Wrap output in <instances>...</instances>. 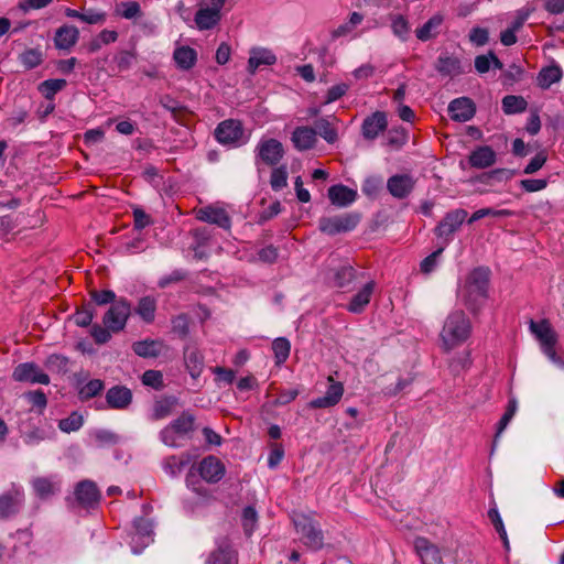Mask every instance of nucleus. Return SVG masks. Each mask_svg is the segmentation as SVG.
Here are the masks:
<instances>
[{"label": "nucleus", "instance_id": "nucleus-1", "mask_svg": "<svg viewBox=\"0 0 564 564\" xmlns=\"http://www.w3.org/2000/svg\"><path fill=\"white\" fill-rule=\"evenodd\" d=\"M489 276V269L476 268L467 275L464 285L459 290L463 303L474 314L480 310L488 297Z\"/></svg>", "mask_w": 564, "mask_h": 564}, {"label": "nucleus", "instance_id": "nucleus-2", "mask_svg": "<svg viewBox=\"0 0 564 564\" xmlns=\"http://www.w3.org/2000/svg\"><path fill=\"white\" fill-rule=\"evenodd\" d=\"M471 324L463 311L452 312L445 319L441 332L442 345L445 351L459 346L470 335Z\"/></svg>", "mask_w": 564, "mask_h": 564}, {"label": "nucleus", "instance_id": "nucleus-3", "mask_svg": "<svg viewBox=\"0 0 564 564\" xmlns=\"http://www.w3.org/2000/svg\"><path fill=\"white\" fill-rule=\"evenodd\" d=\"M530 330L535 335L542 346L543 352L549 359L561 368H564V361L555 351L557 343V334L552 328L547 319H542L539 323L531 321Z\"/></svg>", "mask_w": 564, "mask_h": 564}, {"label": "nucleus", "instance_id": "nucleus-4", "mask_svg": "<svg viewBox=\"0 0 564 564\" xmlns=\"http://www.w3.org/2000/svg\"><path fill=\"white\" fill-rule=\"evenodd\" d=\"M131 312V303L126 297H119L105 313L102 324L117 334L124 329Z\"/></svg>", "mask_w": 564, "mask_h": 564}, {"label": "nucleus", "instance_id": "nucleus-5", "mask_svg": "<svg viewBox=\"0 0 564 564\" xmlns=\"http://www.w3.org/2000/svg\"><path fill=\"white\" fill-rule=\"evenodd\" d=\"M296 532L301 536V541L311 550H321L324 545V534L321 528L312 519L300 516L294 519Z\"/></svg>", "mask_w": 564, "mask_h": 564}, {"label": "nucleus", "instance_id": "nucleus-6", "mask_svg": "<svg viewBox=\"0 0 564 564\" xmlns=\"http://www.w3.org/2000/svg\"><path fill=\"white\" fill-rule=\"evenodd\" d=\"M359 221L360 215L358 213H347L333 217H323L319 219L318 227L322 232L334 236L340 232L351 231Z\"/></svg>", "mask_w": 564, "mask_h": 564}, {"label": "nucleus", "instance_id": "nucleus-7", "mask_svg": "<svg viewBox=\"0 0 564 564\" xmlns=\"http://www.w3.org/2000/svg\"><path fill=\"white\" fill-rule=\"evenodd\" d=\"M284 155L283 144L273 138L261 139L256 147V164L262 162L265 165H276Z\"/></svg>", "mask_w": 564, "mask_h": 564}, {"label": "nucleus", "instance_id": "nucleus-8", "mask_svg": "<svg viewBox=\"0 0 564 564\" xmlns=\"http://www.w3.org/2000/svg\"><path fill=\"white\" fill-rule=\"evenodd\" d=\"M24 505V492L19 487H12L0 495V520L17 516Z\"/></svg>", "mask_w": 564, "mask_h": 564}, {"label": "nucleus", "instance_id": "nucleus-9", "mask_svg": "<svg viewBox=\"0 0 564 564\" xmlns=\"http://www.w3.org/2000/svg\"><path fill=\"white\" fill-rule=\"evenodd\" d=\"M243 135V128L239 120L227 119L218 123L215 129L216 140L225 145H236Z\"/></svg>", "mask_w": 564, "mask_h": 564}, {"label": "nucleus", "instance_id": "nucleus-10", "mask_svg": "<svg viewBox=\"0 0 564 564\" xmlns=\"http://www.w3.org/2000/svg\"><path fill=\"white\" fill-rule=\"evenodd\" d=\"M225 0H210V7L200 8L195 14V23L199 30L213 29L221 19L220 10Z\"/></svg>", "mask_w": 564, "mask_h": 564}, {"label": "nucleus", "instance_id": "nucleus-11", "mask_svg": "<svg viewBox=\"0 0 564 564\" xmlns=\"http://www.w3.org/2000/svg\"><path fill=\"white\" fill-rule=\"evenodd\" d=\"M197 469L200 477L209 484L220 481L226 473L225 465L219 458L213 455L204 457L198 464Z\"/></svg>", "mask_w": 564, "mask_h": 564}, {"label": "nucleus", "instance_id": "nucleus-12", "mask_svg": "<svg viewBox=\"0 0 564 564\" xmlns=\"http://www.w3.org/2000/svg\"><path fill=\"white\" fill-rule=\"evenodd\" d=\"M13 379L20 382L48 384L50 377L34 362H24L15 367Z\"/></svg>", "mask_w": 564, "mask_h": 564}, {"label": "nucleus", "instance_id": "nucleus-13", "mask_svg": "<svg viewBox=\"0 0 564 564\" xmlns=\"http://www.w3.org/2000/svg\"><path fill=\"white\" fill-rule=\"evenodd\" d=\"M466 217L467 212L465 209H455L447 213L435 228L436 236L448 240L449 237L462 226Z\"/></svg>", "mask_w": 564, "mask_h": 564}, {"label": "nucleus", "instance_id": "nucleus-14", "mask_svg": "<svg viewBox=\"0 0 564 564\" xmlns=\"http://www.w3.org/2000/svg\"><path fill=\"white\" fill-rule=\"evenodd\" d=\"M196 218L204 223L217 225L223 229H229L231 226L228 213L224 208L214 205L199 208L196 213Z\"/></svg>", "mask_w": 564, "mask_h": 564}, {"label": "nucleus", "instance_id": "nucleus-15", "mask_svg": "<svg viewBox=\"0 0 564 564\" xmlns=\"http://www.w3.org/2000/svg\"><path fill=\"white\" fill-rule=\"evenodd\" d=\"M388 127L387 115L383 111H375L366 117L361 124V134L366 140H375Z\"/></svg>", "mask_w": 564, "mask_h": 564}, {"label": "nucleus", "instance_id": "nucleus-16", "mask_svg": "<svg viewBox=\"0 0 564 564\" xmlns=\"http://www.w3.org/2000/svg\"><path fill=\"white\" fill-rule=\"evenodd\" d=\"M448 112L454 121L466 122L475 116L476 106L470 98L459 97L449 102Z\"/></svg>", "mask_w": 564, "mask_h": 564}, {"label": "nucleus", "instance_id": "nucleus-17", "mask_svg": "<svg viewBox=\"0 0 564 564\" xmlns=\"http://www.w3.org/2000/svg\"><path fill=\"white\" fill-rule=\"evenodd\" d=\"M79 30L74 25H62L55 31L54 45L57 50L69 52L78 42Z\"/></svg>", "mask_w": 564, "mask_h": 564}, {"label": "nucleus", "instance_id": "nucleus-18", "mask_svg": "<svg viewBox=\"0 0 564 564\" xmlns=\"http://www.w3.org/2000/svg\"><path fill=\"white\" fill-rule=\"evenodd\" d=\"M366 279L365 271H357L351 265H343L334 273V281L337 288H351Z\"/></svg>", "mask_w": 564, "mask_h": 564}, {"label": "nucleus", "instance_id": "nucleus-19", "mask_svg": "<svg viewBox=\"0 0 564 564\" xmlns=\"http://www.w3.org/2000/svg\"><path fill=\"white\" fill-rule=\"evenodd\" d=\"M291 141L299 151L311 150L317 142L316 130L306 126L296 127L292 132Z\"/></svg>", "mask_w": 564, "mask_h": 564}, {"label": "nucleus", "instance_id": "nucleus-20", "mask_svg": "<svg viewBox=\"0 0 564 564\" xmlns=\"http://www.w3.org/2000/svg\"><path fill=\"white\" fill-rule=\"evenodd\" d=\"M415 551L420 556L422 564H442V556L436 545L432 544L426 538H416L414 542Z\"/></svg>", "mask_w": 564, "mask_h": 564}, {"label": "nucleus", "instance_id": "nucleus-21", "mask_svg": "<svg viewBox=\"0 0 564 564\" xmlns=\"http://www.w3.org/2000/svg\"><path fill=\"white\" fill-rule=\"evenodd\" d=\"M106 401L110 409L123 410L132 402V392L124 386H115L106 393Z\"/></svg>", "mask_w": 564, "mask_h": 564}, {"label": "nucleus", "instance_id": "nucleus-22", "mask_svg": "<svg viewBox=\"0 0 564 564\" xmlns=\"http://www.w3.org/2000/svg\"><path fill=\"white\" fill-rule=\"evenodd\" d=\"M388 191L395 198H405L414 187L413 178L408 174L393 175L388 180Z\"/></svg>", "mask_w": 564, "mask_h": 564}, {"label": "nucleus", "instance_id": "nucleus-23", "mask_svg": "<svg viewBox=\"0 0 564 564\" xmlns=\"http://www.w3.org/2000/svg\"><path fill=\"white\" fill-rule=\"evenodd\" d=\"M376 283L370 280L367 281L362 289L352 296L349 304L347 305V310L355 314H360L365 311L366 306L369 304L371 295L373 293Z\"/></svg>", "mask_w": 564, "mask_h": 564}, {"label": "nucleus", "instance_id": "nucleus-24", "mask_svg": "<svg viewBox=\"0 0 564 564\" xmlns=\"http://www.w3.org/2000/svg\"><path fill=\"white\" fill-rule=\"evenodd\" d=\"M77 501L84 507H91L99 500V490L90 480L80 481L75 489Z\"/></svg>", "mask_w": 564, "mask_h": 564}, {"label": "nucleus", "instance_id": "nucleus-25", "mask_svg": "<svg viewBox=\"0 0 564 564\" xmlns=\"http://www.w3.org/2000/svg\"><path fill=\"white\" fill-rule=\"evenodd\" d=\"M173 61L180 70L188 72L197 63V52L188 45L177 46L173 52Z\"/></svg>", "mask_w": 564, "mask_h": 564}, {"label": "nucleus", "instance_id": "nucleus-26", "mask_svg": "<svg viewBox=\"0 0 564 564\" xmlns=\"http://www.w3.org/2000/svg\"><path fill=\"white\" fill-rule=\"evenodd\" d=\"M328 198L332 204L345 207L356 200L357 192L341 184L333 185L328 188Z\"/></svg>", "mask_w": 564, "mask_h": 564}, {"label": "nucleus", "instance_id": "nucleus-27", "mask_svg": "<svg viewBox=\"0 0 564 564\" xmlns=\"http://www.w3.org/2000/svg\"><path fill=\"white\" fill-rule=\"evenodd\" d=\"M164 343L160 339H144L132 344V350L142 358H155L164 349Z\"/></svg>", "mask_w": 564, "mask_h": 564}, {"label": "nucleus", "instance_id": "nucleus-28", "mask_svg": "<svg viewBox=\"0 0 564 564\" xmlns=\"http://www.w3.org/2000/svg\"><path fill=\"white\" fill-rule=\"evenodd\" d=\"M468 162L476 169L489 167L496 162V152L488 145L478 147L470 153Z\"/></svg>", "mask_w": 564, "mask_h": 564}, {"label": "nucleus", "instance_id": "nucleus-29", "mask_svg": "<svg viewBox=\"0 0 564 564\" xmlns=\"http://www.w3.org/2000/svg\"><path fill=\"white\" fill-rule=\"evenodd\" d=\"M178 405V399L174 395H163L154 401L151 419L162 420L171 415Z\"/></svg>", "mask_w": 564, "mask_h": 564}, {"label": "nucleus", "instance_id": "nucleus-30", "mask_svg": "<svg viewBox=\"0 0 564 564\" xmlns=\"http://www.w3.org/2000/svg\"><path fill=\"white\" fill-rule=\"evenodd\" d=\"M275 55L265 48H253L248 59V72L254 74L260 66H270L275 64Z\"/></svg>", "mask_w": 564, "mask_h": 564}, {"label": "nucleus", "instance_id": "nucleus-31", "mask_svg": "<svg viewBox=\"0 0 564 564\" xmlns=\"http://www.w3.org/2000/svg\"><path fill=\"white\" fill-rule=\"evenodd\" d=\"M65 15L67 18L77 19L88 24H102L107 19L106 12L98 11L95 9H86L84 11H78L75 9L66 8Z\"/></svg>", "mask_w": 564, "mask_h": 564}, {"label": "nucleus", "instance_id": "nucleus-32", "mask_svg": "<svg viewBox=\"0 0 564 564\" xmlns=\"http://www.w3.org/2000/svg\"><path fill=\"white\" fill-rule=\"evenodd\" d=\"M158 303L155 297L147 295L142 296L134 308V312L137 315L140 316V318L147 323L151 324L155 319V312H156Z\"/></svg>", "mask_w": 564, "mask_h": 564}, {"label": "nucleus", "instance_id": "nucleus-33", "mask_svg": "<svg viewBox=\"0 0 564 564\" xmlns=\"http://www.w3.org/2000/svg\"><path fill=\"white\" fill-rule=\"evenodd\" d=\"M32 487L37 497L46 499L59 490L58 481L50 477H36L32 480Z\"/></svg>", "mask_w": 564, "mask_h": 564}, {"label": "nucleus", "instance_id": "nucleus-34", "mask_svg": "<svg viewBox=\"0 0 564 564\" xmlns=\"http://www.w3.org/2000/svg\"><path fill=\"white\" fill-rule=\"evenodd\" d=\"M338 121L336 117L332 120L328 118H321L315 121L316 134L318 133L327 143H335L338 139L337 129L334 127V122Z\"/></svg>", "mask_w": 564, "mask_h": 564}, {"label": "nucleus", "instance_id": "nucleus-35", "mask_svg": "<svg viewBox=\"0 0 564 564\" xmlns=\"http://www.w3.org/2000/svg\"><path fill=\"white\" fill-rule=\"evenodd\" d=\"M442 23L443 17L441 14L433 15L421 28L415 30L416 37L423 42L435 37Z\"/></svg>", "mask_w": 564, "mask_h": 564}, {"label": "nucleus", "instance_id": "nucleus-36", "mask_svg": "<svg viewBox=\"0 0 564 564\" xmlns=\"http://www.w3.org/2000/svg\"><path fill=\"white\" fill-rule=\"evenodd\" d=\"M435 68L442 75L455 76L462 73L460 61L455 56L441 55L437 58Z\"/></svg>", "mask_w": 564, "mask_h": 564}, {"label": "nucleus", "instance_id": "nucleus-37", "mask_svg": "<svg viewBox=\"0 0 564 564\" xmlns=\"http://www.w3.org/2000/svg\"><path fill=\"white\" fill-rule=\"evenodd\" d=\"M185 366L193 378L199 377L204 368L203 355L194 348L186 349L184 352Z\"/></svg>", "mask_w": 564, "mask_h": 564}, {"label": "nucleus", "instance_id": "nucleus-38", "mask_svg": "<svg viewBox=\"0 0 564 564\" xmlns=\"http://www.w3.org/2000/svg\"><path fill=\"white\" fill-rule=\"evenodd\" d=\"M562 78V69L557 65L544 67L538 75V84L541 88L547 89L551 85L560 82Z\"/></svg>", "mask_w": 564, "mask_h": 564}, {"label": "nucleus", "instance_id": "nucleus-39", "mask_svg": "<svg viewBox=\"0 0 564 564\" xmlns=\"http://www.w3.org/2000/svg\"><path fill=\"white\" fill-rule=\"evenodd\" d=\"M501 107L506 115H516L524 112L528 102L522 96L507 95L501 100Z\"/></svg>", "mask_w": 564, "mask_h": 564}, {"label": "nucleus", "instance_id": "nucleus-40", "mask_svg": "<svg viewBox=\"0 0 564 564\" xmlns=\"http://www.w3.org/2000/svg\"><path fill=\"white\" fill-rule=\"evenodd\" d=\"M194 424L195 416L188 411H184L170 423L175 433L181 436L187 435L189 432L194 431Z\"/></svg>", "mask_w": 564, "mask_h": 564}, {"label": "nucleus", "instance_id": "nucleus-41", "mask_svg": "<svg viewBox=\"0 0 564 564\" xmlns=\"http://www.w3.org/2000/svg\"><path fill=\"white\" fill-rule=\"evenodd\" d=\"M237 562L235 551L230 547H219L209 555L206 564H237Z\"/></svg>", "mask_w": 564, "mask_h": 564}, {"label": "nucleus", "instance_id": "nucleus-42", "mask_svg": "<svg viewBox=\"0 0 564 564\" xmlns=\"http://www.w3.org/2000/svg\"><path fill=\"white\" fill-rule=\"evenodd\" d=\"M67 85V82L63 78L46 79L40 84V91L46 99L52 100L54 96L63 90Z\"/></svg>", "mask_w": 564, "mask_h": 564}, {"label": "nucleus", "instance_id": "nucleus-43", "mask_svg": "<svg viewBox=\"0 0 564 564\" xmlns=\"http://www.w3.org/2000/svg\"><path fill=\"white\" fill-rule=\"evenodd\" d=\"M390 21L393 34L401 41H406L410 33L408 20L401 14H392Z\"/></svg>", "mask_w": 564, "mask_h": 564}, {"label": "nucleus", "instance_id": "nucleus-44", "mask_svg": "<svg viewBox=\"0 0 564 564\" xmlns=\"http://www.w3.org/2000/svg\"><path fill=\"white\" fill-rule=\"evenodd\" d=\"M272 349L274 351L276 365H281L289 358L291 344L286 338L279 337L273 340Z\"/></svg>", "mask_w": 564, "mask_h": 564}, {"label": "nucleus", "instance_id": "nucleus-45", "mask_svg": "<svg viewBox=\"0 0 564 564\" xmlns=\"http://www.w3.org/2000/svg\"><path fill=\"white\" fill-rule=\"evenodd\" d=\"M104 389V382L100 379H91L78 391V398L80 401H87L98 395Z\"/></svg>", "mask_w": 564, "mask_h": 564}, {"label": "nucleus", "instance_id": "nucleus-46", "mask_svg": "<svg viewBox=\"0 0 564 564\" xmlns=\"http://www.w3.org/2000/svg\"><path fill=\"white\" fill-rule=\"evenodd\" d=\"M19 61L26 69H32L43 62L42 52L37 48L25 50L19 55Z\"/></svg>", "mask_w": 564, "mask_h": 564}, {"label": "nucleus", "instance_id": "nucleus-47", "mask_svg": "<svg viewBox=\"0 0 564 564\" xmlns=\"http://www.w3.org/2000/svg\"><path fill=\"white\" fill-rule=\"evenodd\" d=\"M116 13L123 19L132 20L141 15V7L137 1H124L116 8Z\"/></svg>", "mask_w": 564, "mask_h": 564}, {"label": "nucleus", "instance_id": "nucleus-48", "mask_svg": "<svg viewBox=\"0 0 564 564\" xmlns=\"http://www.w3.org/2000/svg\"><path fill=\"white\" fill-rule=\"evenodd\" d=\"M89 295L91 301L99 306L106 305V304H113L118 301L116 293L111 290H90Z\"/></svg>", "mask_w": 564, "mask_h": 564}, {"label": "nucleus", "instance_id": "nucleus-49", "mask_svg": "<svg viewBox=\"0 0 564 564\" xmlns=\"http://www.w3.org/2000/svg\"><path fill=\"white\" fill-rule=\"evenodd\" d=\"M83 416L77 412H73L69 416L63 419L58 423V427L66 433L75 432L83 426Z\"/></svg>", "mask_w": 564, "mask_h": 564}, {"label": "nucleus", "instance_id": "nucleus-50", "mask_svg": "<svg viewBox=\"0 0 564 564\" xmlns=\"http://www.w3.org/2000/svg\"><path fill=\"white\" fill-rule=\"evenodd\" d=\"M270 184L273 191H280L288 184L286 166L282 165L271 172Z\"/></svg>", "mask_w": 564, "mask_h": 564}, {"label": "nucleus", "instance_id": "nucleus-51", "mask_svg": "<svg viewBox=\"0 0 564 564\" xmlns=\"http://www.w3.org/2000/svg\"><path fill=\"white\" fill-rule=\"evenodd\" d=\"M94 317L95 308L91 304H88L75 313L74 321L77 326L87 327L91 324Z\"/></svg>", "mask_w": 564, "mask_h": 564}, {"label": "nucleus", "instance_id": "nucleus-52", "mask_svg": "<svg viewBox=\"0 0 564 564\" xmlns=\"http://www.w3.org/2000/svg\"><path fill=\"white\" fill-rule=\"evenodd\" d=\"M172 330L180 338H185L189 333V319L186 314H180L172 319Z\"/></svg>", "mask_w": 564, "mask_h": 564}, {"label": "nucleus", "instance_id": "nucleus-53", "mask_svg": "<svg viewBox=\"0 0 564 564\" xmlns=\"http://www.w3.org/2000/svg\"><path fill=\"white\" fill-rule=\"evenodd\" d=\"M142 383L155 390H161L164 387L163 375L159 370H147L142 375Z\"/></svg>", "mask_w": 564, "mask_h": 564}, {"label": "nucleus", "instance_id": "nucleus-54", "mask_svg": "<svg viewBox=\"0 0 564 564\" xmlns=\"http://www.w3.org/2000/svg\"><path fill=\"white\" fill-rule=\"evenodd\" d=\"M512 215L511 210L508 209H495V208H481L476 210L470 219L469 223H475L477 220H480L484 217L492 216V217H509Z\"/></svg>", "mask_w": 564, "mask_h": 564}, {"label": "nucleus", "instance_id": "nucleus-55", "mask_svg": "<svg viewBox=\"0 0 564 564\" xmlns=\"http://www.w3.org/2000/svg\"><path fill=\"white\" fill-rule=\"evenodd\" d=\"M364 20V15L358 12H352L350 14L349 21L339 25L335 31V36H343L351 32L357 25H359Z\"/></svg>", "mask_w": 564, "mask_h": 564}, {"label": "nucleus", "instance_id": "nucleus-56", "mask_svg": "<svg viewBox=\"0 0 564 564\" xmlns=\"http://www.w3.org/2000/svg\"><path fill=\"white\" fill-rule=\"evenodd\" d=\"M517 408H518L517 401L514 399H510L509 402H508L506 412L503 413L502 417L500 419V421L498 423L496 438L499 437V435L508 426V424L512 420L513 415L516 414Z\"/></svg>", "mask_w": 564, "mask_h": 564}, {"label": "nucleus", "instance_id": "nucleus-57", "mask_svg": "<svg viewBox=\"0 0 564 564\" xmlns=\"http://www.w3.org/2000/svg\"><path fill=\"white\" fill-rule=\"evenodd\" d=\"M488 518L492 522L496 531L499 533L501 540L505 543V546L508 547L509 546V541H508L507 532H506L503 522L501 520V517H500L498 510L496 508H491L488 511Z\"/></svg>", "mask_w": 564, "mask_h": 564}, {"label": "nucleus", "instance_id": "nucleus-58", "mask_svg": "<svg viewBox=\"0 0 564 564\" xmlns=\"http://www.w3.org/2000/svg\"><path fill=\"white\" fill-rule=\"evenodd\" d=\"M111 333L112 330L110 328L99 324H94L90 329V335L98 345L108 343L111 339Z\"/></svg>", "mask_w": 564, "mask_h": 564}, {"label": "nucleus", "instance_id": "nucleus-59", "mask_svg": "<svg viewBox=\"0 0 564 564\" xmlns=\"http://www.w3.org/2000/svg\"><path fill=\"white\" fill-rule=\"evenodd\" d=\"M46 366L51 371L65 373L67 371L68 359L61 355H52L47 358Z\"/></svg>", "mask_w": 564, "mask_h": 564}, {"label": "nucleus", "instance_id": "nucleus-60", "mask_svg": "<svg viewBox=\"0 0 564 564\" xmlns=\"http://www.w3.org/2000/svg\"><path fill=\"white\" fill-rule=\"evenodd\" d=\"M349 90V85L341 83L338 85L332 86L326 94L325 100L323 105L332 104L338 99H340Z\"/></svg>", "mask_w": 564, "mask_h": 564}, {"label": "nucleus", "instance_id": "nucleus-61", "mask_svg": "<svg viewBox=\"0 0 564 564\" xmlns=\"http://www.w3.org/2000/svg\"><path fill=\"white\" fill-rule=\"evenodd\" d=\"M135 59V54L130 51H121L119 52L113 61L118 67L119 70H127L131 67Z\"/></svg>", "mask_w": 564, "mask_h": 564}, {"label": "nucleus", "instance_id": "nucleus-62", "mask_svg": "<svg viewBox=\"0 0 564 564\" xmlns=\"http://www.w3.org/2000/svg\"><path fill=\"white\" fill-rule=\"evenodd\" d=\"M187 276V273L183 270H174L170 274L162 276L159 282L158 286L160 289H165L171 284L178 283L183 280H185Z\"/></svg>", "mask_w": 564, "mask_h": 564}, {"label": "nucleus", "instance_id": "nucleus-63", "mask_svg": "<svg viewBox=\"0 0 564 564\" xmlns=\"http://www.w3.org/2000/svg\"><path fill=\"white\" fill-rule=\"evenodd\" d=\"M328 379L332 381V384L328 387L325 397L336 405L343 397L344 387L340 382H334L332 377Z\"/></svg>", "mask_w": 564, "mask_h": 564}, {"label": "nucleus", "instance_id": "nucleus-64", "mask_svg": "<svg viewBox=\"0 0 564 564\" xmlns=\"http://www.w3.org/2000/svg\"><path fill=\"white\" fill-rule=\"evenodd\" d=\"M185 462L177 456H169L164 460V469L172 476L181 473Z\"/></svg>", "mask_w": 564, "mask_h": 564}]
</instances>
